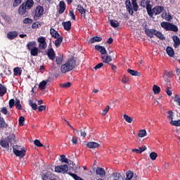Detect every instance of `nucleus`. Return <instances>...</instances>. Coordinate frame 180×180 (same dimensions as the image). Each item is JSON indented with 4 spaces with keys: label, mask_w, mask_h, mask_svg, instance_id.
Segmentation results:
<instances>
[{
    "label": "nucleus",
    "mask_w": 180,
    "mask_h": 180,
    "mask_svg": "<svg viewBox=\"0 0 180 180\" xmlns=\"http://www.w3.org/2000/svg\"><path fill=\"white\" fill-rule=\"evenodd\" d=\"M55 172H58V174H68L73 179L75 180H84V179L79 176L77 174H73L68 172V165H63L60 166H56L55 167Z\"/></svg>",
    "instance_id": "nucleus-1"
},
{
    "label": "nucleus",
    "mask_w": 180,
    "mask_h": 180,
    "mask_svg": "<svg viewBox=\"0 0 180 180\" xmlns=\"http://www.w3.org/2000/svg\"><path fill=\"white\" fill-rule=\"evenodd\" d=\"M77 62L74 58L69 59L65 64L61 65L60 71L63 74H65L66 72H70V71H72L74 68H75V65Z\"/></svg>",
    "instance_id": "nucleus-2"
},
{
    "label": "nucleus",
    "mask_w": 180,
    "mask_h": 180,
    "mask_svg": "<svg viewBox=\"0 0 180 180\" xmlns=\"http://www.w3.org/2000/svg\"><path fill=\"white\" fill-rule=\"evenodd\" d=\"M13 152L16 157H19L20 158H23V157L26 155V150H25V148L18 145L13 146Z\"/></svg>",
    "instance_id": "nucleus-3"
},
{
    "label": "nucleus",
    "mask_w": 180,
    "mask_h": 180,
    "mask_svg": "<svg viewBox=\"0 0 180 180\" xmlns=\"http://www.w3.org/2000/svg\"><path fill=\"white\" fill-rule=\"evenodd\" d=\"M141 6L146 8L148 15L150 18H153V5H151V0H141Z\"/></svg>",
    "instance_id": "nucleus-4"
},
{
    "label": "nucleus",
    "mask_w": 180,
    "mask_h": 180,
    "mask_svg": "<svg viewBox=\"0 0 180 180\" xmlns=\"http://www.w3.org/2000/svg\"><path fill=\"white\" fill-rule=\"evenodd\" d=\"M160 26L167 32H178V27L171 22H162L160 23Z\"/></svg>",
    "instance_id": "nucleus-5"
},
{
    "label": "nucleus",
    "mask_w": 180,
    "mask_h": 180,
    "mask_svg": "<svg viewBox=\"0 0 180 180\" xmlns=\"http://www.w3.org/2000/svg\"><path fill=\"white\" fill-rule=\"evenodd\" d=\"M43 13H44V8L41 6H37L34 16V20H39V18L43 16Z\"/></svg>",
    "instance_id": "nucleus-6"
},
{
    "label": "nucleus",
    "mask_w": 180,
    "mask_h": 180,
    "mask_svg": "<svg viewBox=\"0 0 180 180\" xmlns=\"http://www.w3.org/2000/svg\"><path fill=\"white\" fill-rule=\"evenodd\" d=\"M37 41L40 50H46L47 49V42H46V38L44 37H39L37 39Z\"/></svg>",
    "instance_id": "nucleus-7"
},
{
    "label": "nucleus",
    "mask_w": 180,
    "mask_h": 180,
    "mask_svg": "<svg viewBox=\"0 0 180 180\" xmlns=\"http://www.w3.org/2000/svg\"><path fill=\"white\" fill-rule=\"evenodd\" d=\"M125 5L129 15H133L134 13V8L131 5L130 0H126Z\"/></svg>",
    "instance_id": "nucleus-8"
},
{
    "label": "nucleus",
    "mask_w": 180,
    "mask_h": 180,
    "mask_svg": "<svg viewBox=\"0 0 180 180\" xmlns=\"http://www.w3.org/2000/svg\"><path fill=\"white\" fill-rule=\"evenodd\" d=\"M109 180H124V178L122 176V174L119 172H114L110 176Z\"/></svg>",
    "instance_id": "nucleus-9"
},
{
    "label": "nucleus",
    "mask_w": 180,
    "mask_h": 180,
    "mask_svg": "<svg viewBox=\"0 0 180 180\" xmlns=\"http://www.w3.org/2000/svg\"><path fill=\"white\" fill-rule=\"evenodd\" d=\"M163 11L164 8L161 6H156L152 9L153 15L155 14V16H157V15H160V13Z\"/></svg>",
    "instance_id": "nucleus-10"
},
{
    "label": "nucleus",
    "mask_w": 180,
    "mask_h": 180,
    "mask_svg": "<svg viewBox=\"0 0 180 180\" xmlns=\"http://www.w3.org/2000/svg\"><path fill=\"white\" fill-rule=\"evenodd\" d=\"M96 175H98L100 178H104L105 175H106V172L105 171V169L102 167H97L96 169Z\"/></svg>",
    "instance_id": "nucleus-11"
},
{
    "label": "nucleus",
    "mask_w": 180,
    "mask_h": 180,
    "mask_svg": "<svg viewBox=\"0 0 180 180\" xmlns=\"http://www.w3.org/2000/svg\"><path fill=\"white\" fill-rule=\"evenodd\" d=\"M27 8L25 7V3H23L22 4H21L18 8V13L19 15H27Z\"/></svg>",
    "instance_id": "nucleus-12"
},
{
    "label": "nucleus",
    "mask_w": 180,
    "mask_h": 180,
    "mask_svg": "<svg viewBox=\"0 0 180 180\" xmlns=\"http://www.w3.org/2000/svg\"><path fill=\"white\" fill-rule=\"evenodd\" d=\"M46 55L48 56L49 60H56V52H54V49H53V48L48 49Z\"/></svg>",
    "instance_id": "nucleus-13"
},
{
    "label": "nucleus",
    "mask_w": 180,
    "mask_h": 180,
    "mask_svg": "<svg viewBox=\"0 0 180 180\" xmlns=\"http://www.w3.org/2000/svg\"><path fill=\"white\" fill-rule=\"evenodd\" d=\"M60 162H65V164H70V168H72L74 167V162L70 160H68L67 158H65V155H60Z\"/></svg>",
    "instance_id": "nucleus-14"
},
{
    "label": "nucleus",
    "mask_w": 180,
    "mask_h": 180,
    "mask_svg": "<svg viewBox=\"0 0 180 180\" xmlns=\"http://www.w3.org/2000/svg\"><path fill=\"white\" fill-rule=\"evenodd\" d=\"M52 178H54V174L51 172H47L41 175L42 180H51Z\"/></svg>",
    "instance_id": "nucleus-15"
},
{
    "label": "nucleus",
    "mask_w": 180,
    "mask_h": 180,
    "mask_svg": "<svg viewBox=\"0 0 180 180\" xmlns=\"http://www.w3.org/2000/svg\"><path fill=\"white\" fill-rule=\"evenodd\" d=\"M18 34L19 33L18 32L11 31L7 34V38L8 40H13V39H16V37H18Z\"/></svg>",
    "instance_id": "nucleus-16"
},
{
    "label": "nucleus",
    "mask_w": 180,
    "mask_h": 180,
    "mask_svg": "<svg viewBox=\"0 0 180 180\" xmlns=\"http://www.w3.org/2000/svg\"><path fill=\"white\" fill-rule=\"evenodd\" d=\"M96 50L99 51L102 56H105L108 51H106V49L103 46L96 45L95 47Z\"/></svg>",
    "instance_id": "nucleus-17"
},
{
    "label": "nucleus",
    "mask_w": 180,
    "mask_h": 180,
    "mask_svg": "<svg viewBox=\"0 0 180 180\" xmlns=\"http://www.w3.org/2000/svg\"><path fill=\"white\" fill-rule=\"evenodd\" d=\"M155 32H156V30L154 29H148V28L145 30V33H146V36H148V37H150V39L154 37V36L155 34Z\"/></svg>",
    "instance_id": "nucleus-18"
},
{
    "label": "nucleus",
    "mask_w": 180,
    "mask_h": 180,
    "mask_svg": "<svg viewBox=\"0 0 180 180\" xmlns=\"http://www.w3.org/2000/svg\"><path fill=\"white\" fill-rule=\"evenodd\" d=\"M0 146H1L3 148L9 150V141L6 139H4L0 141Z\"/></svg>",
    "instance_id": "nucleus-19"
},
{
    "label": "nucleus",
    "mask_w": 180,
    "mask_h": 180,
    "mask_svg": "<svg viewBox=\"0 0 180 180\" xmlns=\"http://www.w3.org/2000/svg\"><path fill=\"white\" fill-rule=\"evenodd\" d=\"M172 39H173V41H174V47L175 49L179 47V45H180V39H179V37H178V36L176 35H174L172 37Z\"/></svg>",
    "instance_id": "nucleus-20"
},
{
    "label": "nucleus",
    "mask_w": 180,
    "mask_h": 180,
    "mask_svg": "<svg viewBox=\"0 0 180 180\" xmlns=\"http://www.w3.org/2000/svg\"><path fill=\"white\" fill-rule=\"evenodd\" d=\"M101 60L103 63H105V64H109L110 61H112V56L107 55L105 56V55L101 56Z\"/></svg>",
    "instance_id": "nucleus-21"
},
{
    "label": "nucleus",
    "mask_w": 180,
    "mask_h": 180,
    "mask_svg": "<svg viewBox=\"0 0 180 180\" xmlns=\"http://www.w3.org/2000/svg\"><path fill=\"white\" fill-rule=\"evenodd\" d=\"M77 10L81 14L82 18H84L86 16V13H85V8L81 5H78L77 7Z\"/></svg>",
    "instance_id": "nucleus-22"
},
{
    "label": "nucleus",
    "mask_w": 180,
    "mask_h": 180,
    "mask_svg": "<svg viewBox=\"0 0 180 180\" xmlns=\"http://www.w3.org/2000/svg\"><path fill=\"white\" fill-rule=\"evenodd\" d=\"M162 19H165L167 22L172 20V16H171V15H169V13H167L166 11L162 12Z\"/></svg>",
    "instance_id": "nucleus-23"
},
{
    "label": "nucleus",
    "mask_w": 180,
    "mask_h": 180,
    "mask_svg": "<svg viewBox=\"0 0 180 180\" xmlns=\"http://www.w3.org/2000/svg\"><path fill=\"white\" fill-rule=\"evenodd\" d=\"M50 34L54 39H57V37H60V36H61V35H60L58 32H57L56 30H54V28L50 29Z\"/></svg>",
    "instance_id": "nucleus-24"
},
{
    "label": "nucleus",
    "mask_w": 180,
    "mask_h": 180,
    "mask_svg": "<svg viewBox=\"0 0 180 180\" xmlns=\"http://www.w3.org/2000/svg\"><path fill=\"white\" fill-rule=\"evenodd\" d=\"M147 150V146L139 147L137 149H132V153H136V154H141L143 151Z\"/></svg>",
    "instance_id": "nucleus-25"
},
{
    "label": "nucleus",
    "mask_w": 180,
    "mask_h": 180,
    "mask_svg": "<svg viewBox=\"0 0 180 180\" xmlns=\"http://www.w3.org/2000/svg\"><path fill=\"white\" fill-rule=\"evenodd\" d=\"M33 5H34V1L33 0H27L25 3V6L27 8V9H32L33 8Z\"/></svg>",
    "instance_id": "nucleus-26"
},
{
    "label": "nucleus",
    "mask_w": 180,
    "mask_h": 180,
    "mask_svg": "<svg viewBox=\"0 0 180 180\" xmlns=\"http://www.w3.org/2000/svg\"><path fill=\"white\" fill-rule=\"evenodd\" d=\"M86 147L89 148H98L99 147V143L96 142H89L86 143Z\"/></svg>",
    "instance_id": "nucleus-27"
},
{
    "label": "nucleus",
    "mask_w": 180,
    "mask_h": 180,
    "mask_svg": "<svg viewBox=\"0 0 180 180\" xmlns=\"http://www.w3.org/2000/svg\"><path fill=\"white\" fill-rule=\"evenodd\" d=\"M27 50H32L33 49H36V41H30L27 44Z\"/></svg>",
    "instance_id": "nucleus-28"
},
{
    "label": "nucleus",
    "mask_w": 180,
    "mask_h": 180,
    "mask_svg": "<svg viewBox=\"0 0 180 180\" xmlns=\"http://www.w3.org/2000/svg\"><path fill=\"white\" fill-rule=\"evenodd\" d=\"M166 51L168 56H169V57H174L175 52L174 51V49H172V47L168 46L166 49Z\"/></svg>",
    "instance_id": "nucleus-29"
},
{
    "label": "nucleus",
    "mask_w": 180,
    "mask_h": 180,
    "mask_svg": "<svg viewBox=\"0 0 180 180\" xmlns=\"http://www.w3.org/2000/svg\"><path fill=\"white\" fill-rule=\"evenodd\" d=\"M98 41H102V38L101 37H94L91 38L89 41V43H96Z\"/></svg>",
    "instance_id": "nucleus-30"
},
{
    "label": "nucleus",
    "mask_w": 180,
    "mask_h": 180,
    "mask_svg": "<svg viewBox=\"0 0 180 180\" xmlns=\"http://www.w3.org/2000/svg\"><path fill=\"white\" fill-rule=\"evenodd\" d=\"M128 74H130V75H132L134 77H140L141 74L138 71H135L131 69L127 70Z\"/></svg>",
    "instance_id": "nucleus-31"
},
{
    "label": "nucleus",
    "mask_w": 180,
    "mask_h": 180,
    "mask_svg": "<svg viewBox=\"0 0 180 180\" xmlns=\"http://www.w3.org/2000/svg\"><path fill=\"white\" fill-rule=\"evenodd\" d=\"M65 30H71V22L70 21L63 22L62 23Z\"/></svg>",
    "instance_id": "nucleus-32"
},
{
    "label": "nucleus",
    "mask_w": 180,
    "mask_h": 180,
    "mask_svg": "<svg viewBox=\"0 0 180 180\" xmlns=\"http://www.w3.org/2000/svg\"><path fill=\"white\" fill-rule=\"evenodd\" d=\"M61 43H63V37L60 36L56 38L55 40V46L56 47H60L61 46Z\"/></svg>",
    "instance_id": "nucleus-33"
},
{
    "label": "nucleus",
    "mask_w": 180,
    "mask_h": 180,
    "mask_svg": "<svg viewBox=\"0 0 180 180\" xmlns=\"http://www.w3.org/2000/svg\"><path fill=\"white\" fill-rule=\"evenodd\" d=\"M31 56L36 57L39 56V49L37 47L30 50Z\"/></svg>",
    "instance_id": "nucleus-34"
},
{
    "label": "nucleus",
    "mask_w": 180,
    "mask_h": 180,
    "mask_svg": "<svg viewBox=\"0 0 180 180\" xmlns=\"http://www.w3.org/2000/svg\"><path fill=\"white\" fill-rule=\"evenodd\" d=\"M6 139L8 140V143H11V144H13V143H15L16 141L15 140V134H10Z\"/></svg>",
    "instance_id": "nucleus-35"
},
{
    "label": "nucleus",
    "mask_w": 180,
    "mask_h": 180,
    "mask_svg": "<svg viewBox=\"0 0 180 180\" xmlns=\"http://www.w3.org/2000/svg\"><path fill=\"white\" fill-rule=\"evenodd\" d=\"M155 36H156V37H158V39H160V40H165V37H164V34H162V32H161L156 30L155 32Z\"/></svg>",
    "instance_id": "nucleus-36"
},
{
    "label": "nucleus",
    "mask_w": 180,
    "mask_h": 180,
    "mask_svg": "<svg viewBox=\"0 0 180 180\" xmlns=\"http://www.w3.org/2000/svg\"><path fill=\"white\" fill-rule=\"evenodd\" d=\"M153 91L155 95H158V94L161 92V88H160V86H158V85L155 84L153 86Z\"/></svg>",
    "instance_id": "nucleus-37"
},
{
    "label": "nucleus",
    "mask_w": 180,
    "mask_h": 180,
    "mask_svg": "<svg viewBox=\"0 0 180 180\" xmlns=\"http://www.w3.org/2000/svg\"><path fill=\"white\" fill-rule=\"evenodd\" d=\"M7 89L4 85L0 84V96H4L6 94Z\"/></svg>",
    "instance_id": "nucleus-38"
},
{
    "label": "nucleus",
    "mask_w": 180,
    "mask_h": 180,
    "mask_svg": "<svg viewBox=\"0 0 180 180\" xmlns=\"http://www.w3.org/2000/svg\"><path fill=\"white\" fill-rule=\"evenodd\" d=\"M131 4L134 8V11L137 12L139 11V4H137V0H131Z\"/></svg>",
    "instance_id": "nucleus-39"
},
{
    "label": "nucleus",
    "mask_w": 180,
    "mask_h": 180,
    "mask_svg": "<svg viewBox=\"0 0 180 180\" xmlns=\"http://www.w3.org/2000/svg\"><path fill=\"white\" fill-rule=\"evenodd\" d=\"M8 127V124L5 122V120L4 118H1L0 121V128L1 129H6Z\"/></svg>",
    "instance_id": "nucleus-40"
},
{
    "label": "nucleus",
    "mask_w": 180,
    "mask_h": 180,
    "mask_svg": "<svg viewBox=\"0 0 180 180\" xmlns=\"http://www.w3.org/2000/svg\"><path fill=\"white\" fill-rule=\"evenodd\" d=\"M28 102L30 106L32 107V109H33V110H37V104L36 103H33L32 100H29Z\"/></svg>",
    "instance_id": "nucleus-41"
},
{
    "label": "nucleus",
    "mask_w": 180,
    "mask_h": 180,
    "mask_svg": "<svg viewBox=\"0 0 180 180\" xmlns=\"http://www.w3.org/2000/svg\"><path fill=\"white\" fill-rule=\"evenodd\" d=\"M134 175V173H133L131 171L127 172L126 173L127 177L125 180H131Z\"/></svg>",
    "instance_id": "nucleus-42"
},
{
    "label": "nucleus",
    "mask_w": 180,
    "mask_h": 180,
    "mask_svg": "<svg viewBox=\"0 0 180 180\" xmlns=\"http://www.w3.org/2000/svg\"><path fill=\"white\" fill-rule=\"evenodd\" d=\"M13 72H14V75L18 76V75H21L22 74V69L20 68H15L13 69Z\"/></svg>",
    "instance_id": "nucleus-43"
},
{
    "label": "nucleus",
    "mask_w": 180,
    "mask_h": 180,
    "mask_svg": "<svg viewBox=\"0 0 180 180\" xmlns=\"http://www.w3.org/2000/svg\"><path fill=\"white\" fill-rule=\"evenodd\" d=\"M15 106L17 109H18L19 110H22V109H23L22 108V105L20 104V100L19 99H16L15 102Z\"/></svg>",
    "instance_id": "nucleus-44"
},
{
    "label": "nucleus",
    "mask_w": 180,
    "mask_h": 180,
    "mask_svg": "<svg viewBox=\"0 0 180 180\" xmlns=\"http://www.w3.org/2000/svg\"><path fill=\"white\" fill-rule=\"evenodd\" d=\"M149 157L152 161H155V160H157V157H158V155L155 152H152L150 153Z\"/></svg>",
    "instance_id": "nucleus-45"
},
{
    "label": "nucleus",
    "mask_w": 180,
    "mask_h": 180,
    "mask_svg": "<svg viewBox=\"0 0 180 180\" xmlns=\"http://www.w3.org/2000/svg\"><path fill=\"white\" fill-rule=\"evenodd\" d=\"M47 82H49V80H44L42 81L39 85V88L40 89H44L46 88V85H47Z\"/></svg>",
    "instance_id": "nucleus-46"
},
{
    "label": "nucleus",
    "mask_w": 180,
    "mask_h": 180,
    "mask_svg": "<svg viewBox=\"0 0 180 180\" xmlns=\"http://www.w3.org/2000/svg\"><path fill=\"white\" fill-rule=\"evenodd\" d=\"M22 23H24V25H32V23H33V20L32 18H25L22 21Z\"/></svg>",
    "instance_id": "nucleus-47"
},
{
    "label": "nucleus",
    "mask_w": 180,
    "mask_h": 180,
    "mask_svg": "<svg viewBox=\"0 0 180 180\" xmlns=\"http://www.w3.org/2000/svg\"><path fill=\"white\" fill-rule=\"evenodd\" d=\"M138 136L141 138L146 137L147 136V131L146 129L140 130Z\"/></svg>",
    "instance_id": "nucleus-48"
},
{
    "label": "nucleus",
    "mask_w": 180,
    "mask_h": 180,
    "mask_svg": "<svg viewBox=\"0 0 180 180\" xmlns=\"http://www.w3.org/2000/svg\"><path fill=\"white\" fill-rule=\"evenodd\" d=\"M63 55H60V56L56 57V63L58 64V65H60V64H63Z\"/></svg>",
    "instance_id": "nucleus-49"
},
{
    "label": "nucleus",
    "mask_w": 180,
    "mask_h": 180,
    "mask_svg": "<svg viewBox=\"0 0 180 180\" xmlns=\"http://www.w3.org/2000/svg\"><path fill=\"white\" fill-rule=\"evenodd\" d=\"M110 25L112 27H119V22L117 20H111Z\"/></svg>",
    "instance_id": "nucleus-50"
},
{
    "label": "nucleus",
    "mask_w": 180,
    "mask_h": 180,
    "mask_svg": "<svg viewBox=\"0 0 180 180\" xmlns=\"http://www.w3.org/2000/svg\"><path fill=\"white\" fill-rule=\"evenodd\" d=\"M170 124H172V126H176V127H180V120H172L170 122Z\"/></svg>",
    "instance_id": "nucleus-51"
},
{
    "label": "nucleus",
    "mask_w": 180,
    "mask_h": 180,
    "mask_svg": "<svg viewBox=\"0 0 180 180\" xmlns=\"http://www.w3.org/2000/svg\"><path fill=\"white\" fill-rule=\"evenodd\" d=\"M124 119L127 123H131L133 122V118L126 114L124 115Z\"/></svg>",
    "instance_id": "nucleus-52"
},
{
    "label": "nucleus",
    "mask_w": 180,
    "mask_h": 180,
    "mask_svg": "<svg viewBox=\"0 0 180 180\" xmlns=\"http://www.w3.org/2000/svg\"><path fill=\"white\" fill-rule=\"evenodd\" d=\"M60 86L61 88H70V86H71V82H66V83H64V84H60Z\"/></svg>",
    "instance_id": "nucleus-53"
},
{
    "label": "nucleus",
    "mask_w": 180,
    "mask_h": 180,
    "mask_svg": "<svg viewBox=\"0 0 180 180\" xmlns=\"http://www.w3.org/2000/svg\"><path fill=\"white\" fill-rule=\"evenodd\" d=\"M18 122H19L20 126H23V124H25V117L23 116L20 117Z\"/></svg>",
    "instance_id": "nucleus-54"
},
{
    "label": "nucleus",
    "mask_w": 180,
    "mask_h": 180,
    "mask_svg": "<svg viewBox=\"0 0 180 180\" xmlns=\"http://www.w3.org/2000/svg\"><path fill=\"white\" fill-rule=\"evenodd\" d=\"M167 114L169 115L167 117L170 120H172L174 119V112L172 110H169L167 112Z\"/></svg>",
    "instance_id": "nucleus-55"
},
{
    "label": "nucleus",
    "mask_w": 180,
    "mask_h": 180,
    "mask_svg": "<svg viewBox=\"0 0 180 180\" xmlns=\"http://www.w3.org/2000/svg\"><path fill=\"white\" fill-rule=\"evenodd\" d=\"M22 4V0H14V2L13 4V6L16 7L19 6Z\"/></svg>",
    "instance_id": "nucleus-56"
},
{
    "label": "nucleus",
    "mask_w": 180,
    "mask_h": 180,
    "mask_svg": "<svg viewBox=\"0 0 180 180\" xmlns=\"http://www.w3.org/2000/svg\"><path fill=\"white\" fill-rule=\"evenodd\" d=\"M15 100L14 99H11L8 102L9 108L10 109H12L13 106H15Z\"/></svg>",
    "instance_id": "nucleus-57"
},
{
    "label": "nucleus",
    "mask_w": 180,
    "mask_h": 180,
    "mask_svg": "<svg viewBox=\"0 0 180 180\" xmlns=\"http://www.w3.org/2000/svg\"><path fill=\"white\" fill-rule=\"evenodd\" d=\"M34 144L35 146H37V147H43V144L41 143H40V141L36 139L34 141Z\"/></svg>",
    "instance_id": "nucleus-58"
},
{
    "label": "nucleus",
    "mask_w": 180,
    "mask_h": 180,
    "mask_svg": "<svg viewBox=\"0 0 180 180\" xmlns=\"http://www.w3.org/2000/svg\"><path fill=\"white\" fill-rule=\"evenodd\" d=\"M39 27H40V23H39V22L32 23V29H39Z\"/></svg>",
    "instance_id": "nucleus-59"
},
{
    "label": "nucleus",
    "mask_w": 180,
    "mask_h": 180,
    "mask_svg": "<svg viewBox=\"0 0 180 180\" xmlns=\"http://www.w3.org/2000/svg\"><path fill=\"white\" fill-rule=\"evenodd\" d=\"M174 102L178 103V105L180 106V97L178 95L174 96Z\"/></svg>",
    "instance_id": "nucleus-60"
},
{
    "label": "nucleus",
    "mask_w": 180,
    "mask_h": 180,
    "mask_svg": "<svg viewBox=\"0 0 180 180\" xmlns=\"http://www.w3.org/2000/svg\"><path fill=\"white\" fill-rule=\"evenodd\" d=\"M110 109V107H109V105H108L103 110L102 112V115H103V116H105L106 115V113H108V112H109V110Z\"/></svg>",
    "instance_id": "nucleus-61"
},
{
    "label": "nucleus",
    "mask_w": 180,
    "mask_h": 180,
    "mask_svg": "<svg viewBox=\"0 0 180 180\" xmlns=\"http://www.w3.org/2000/svg\"><path fill=\"white\" fill-rule=\"evenodd\" d=\"M80 137H86V132H85V129H80Z\"/></svg>",
    "instance_id": "nucleus-62"
},
{
    "label": "nucleus",
    "mask_w": 180,
    "mask_h": 180,
    "mask_svg": "<svg viewBox=\"0 0 180 180\" xmlns=\"http://www.w3.org/2000/svg\"><path fill=\"white\" fill-rule=\"evenodd\" d=\"M129 77L124 76V77L122 79V82L123 84H127V82H129Z\"/></svg>",
    "instance_id": "nucleus-63"
},
{
    "label": "nucleus",
    "mask_w": 180,
    "mask_h": 180,
    "mask_svg": "<svg viewBox=\"0 0 180 180\" xmlns=\"http://www.w3.org/2000/svg\"><path fill=\"white\" fill-rule=\"evenodd\" d=\"M102 67H103V63H100L97 64L94 68L95 70H99V68H102Z\"/></svg>",
    "instance_id": "nucleus-64"
}]
</instances>
